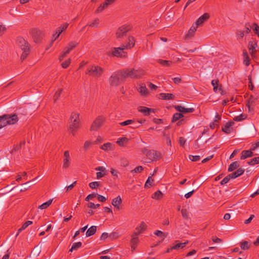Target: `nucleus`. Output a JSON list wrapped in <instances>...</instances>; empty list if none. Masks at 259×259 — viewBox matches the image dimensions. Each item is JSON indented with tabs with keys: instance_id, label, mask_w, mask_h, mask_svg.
<instances>
[{
	"instance_id": "f257e3e1",
	"label": "nucleus",
	"mask_w": 259,
	"mask_h": 259,
	"mask_svg": "<svg viewBox=\"0 0 259 259\" xmlns=\"http://www.w3.org/2000/svg\"><path fill=\"white\" fill-rule=\"evenodd\" d=\"M80 125L79 114L76 112H72L69 121V130L73 136H75L76 131L80 127Z\"/></svg>"
},
{
	"instance_id": "f03ea898",
	"label": "nucleus",
	"mask_w": 259,
	"mask_h": 259,
	"mask_svg": "<svg viewBox=\"0 0 259 259\" xmlns=\"http://www.w3.org/2000/svg\"><path fill=\"white\" fill-rule=\"evenodd\" d=\"M126 77L127 74L125 73V70L114 72L110 77L109 82L112 86H117Z\"/></svg>"
},
{
	"instance_id": "7ed1b4c3",
	"label": "nucleus",
	"mask_w": 259,
	"mask_h": 259,
	"mask_svg": "<svg viewBox=\"0 0 259 259\" xmlns=\"http://www.w3.org/2000/svg\"><path fill=\"white\" fill-rule=\"evenodd\" d=\"M18 47L23 51L21 59L23 61L26 58L30 53L29 45L23 37H18L17 39Z\"/></svg>"
},
{
	"instance_id": "20e7f679",
	"label": "nucleus",
	"mask_w": 259,
	"mask_h": 259,
	"mask_svg": "<svg viewBox=\"0 0 259 259\" xmlns=\"http://www.w3.org/2000/svg\"><path fill=\"white\" fill-rule=\"evenodd\" d=\"M104 71V68L97 65H93L88 69V72L86 73L90 76L98 78L102 76Z\"/></svg>"
},
{
	"instance_id": "39448f33",
	"label": "nucleus",
	"mask_w": 259,
	"mask_h": 259,
	"mask_svg": "<svg viewBox=\"0 0 259 259\" xmlns=\"http://www.w3.org/2000/svg\"><path fill=\"white\" fill-rule=\"evenodd\" d=\"M143 153L146 155L147 157L151 161L158 160L160 158V153L154 150H148L144 148L142 150Z\"/></svg>"
},
{
	"instance_id": "423d86ee",
	"label": "nucleus",
	"mask_w": 259,
	"mask_h": 259,
	"mask_svg": "<svg viewBox=\"0 0 259 259\" xmlns=\"http://www.w3.org/2000/svg\"><path fill=\"white\" fill-rule=\"evenodd\" d=\"M4 121L7 124H14L18 121V118L16 114L13 115L4 114L0 116V122Z\"/></svg>"
},
{
	"instance_id": "0eeeda50",
	"label": "nucleus",
	"mask_w": 259,
	"mask_h": 259,
	"mask_svg": "<svg viewBox=\"0 0 259 259\" xmlns=\"http://www.w3.org/2000/svg\"><path fill=\"white\" fill-rule=\"evenodd\" d=\"M124 70L127 74V77H130L132 78H140L145 74V71L143 69H126Z\"/></svg>"
},
{
	"instance_id": "6e6552de",
	"label": "nucleus",
	"mask_w": 259,
	"mask_h": 259,
	"mask_svg": "<svg viewBox=\"0 0 259 259\" xmlns=\"http://www.w3.org/2000/svg\"><path fill=\"white\" fill-rule=\"evenodd\" d=\"M105 117L103 116H99L92 123L91 127V131H96L103 125Z\"/></svg>"
},
{
	"instance_id": "1a4fd4ad",
	"label": "nucleus",
	"mask_w": 259,
	"mask_h": 259,
	"mask_svg": "<svg viewBox=\"0 0 259 259\" xmlns=\"http://www.w3.org/2000/svg\"><path fill=\"white\" fill-rule=\"evenodd\" d=\"M125 49L122 45L120 47L113 48L111 49V54L115 57H119L121 58H125L127 57V53L123 51Z\"/></svg>"
},
{
	"instance_id": "9d476101",
	"label": "nucleus",
	"mask_w": 259,
	"mask_h": 259,
	"mask_svg": "<svg viewBox=\"0 0 259 259\" xmlns=\"http://www.w3.org/2000/svg\"><path fill=\"white\" fill-rule=\"evenodd\" d=\"M132 29V26L130 25H124L120 27L116 33V37L119 38L125 35L127 32Z\"/></svg>"
},
{
	"instance_id": "9b49d317",
	"label": "nucleus",
	"mask_w": 259,
	"mask_h": 259,
	"mask_svg": "<svg viewBox=\"0 0 259 259\" xmlns=\"http://www.w3.org/2000/svg\"><path fill=\"white\" fill-rule=\"evenodd\" d=\"M71 162V158L70 157L68 151H65L64 153V159L63 162V168L66 169L69 167Z\"/></svg>"
},
{
	"instance_id": "f8f14e48",
	"label": "nucleus",
	"mask_w": 259,
	"mask_h": 259,
	"mask_svg": "<svg viewBox=\"0 0 259 259\" xmlns=\"http://www.w3.org/2000/svg\"><path fill=\"white\" fill-rule=\"evenodd\" d=\"M97 171H99L96 173L97 179H99L107 175V170L106 168L103 166H98L95 168Z\"/></svg>"
},
{
	"instance_id": "ddd939ff",
	"label": "nucleus",
	"mask_w": 259,
	"mask_h": 259,
	"mask_svg": "<svg viewBox=\"0 0 259 259\" xmlns=\"http://www.w3.org/2000/svg\"><path fill=\"white\" fill-rule=\"evenodd\" d=\"M174 107L177 111H178V112L182 114L192 113L195 110L193 108H186L181 105H176Z\"/></svg>"
},
{
	"instance_id": "4468645a",
	"label": "nucleus",
	"mask_w": 259,
	"mask_h": 259,
	"mask_svg": "<svg viewBox=\"0 0 259 259\" xmlns=\"http://www.w3.org/2000/svg\"><path fill=\"white\" fill-rule=\"evenodd\" d=\"M209 14L207 13H204L203 15L200 16L195 22L194 23L195 25H197L198 27L202 25V24L206 21L209 18Z\"/></svg>"
},
{
	"instance_id": "2eb2a0df",
	"label": "nucleus",
	"mask_w": 259,
	"mask_h": 259,
	"mask_svg": "<svg viewBox=\"0 0 259 259\" xmlns=\"http://www.w3.org/2000/svg\"><path fill=\"white\" fill-rule=\"evenodd\" d=\"M68 25V23H66L57 29L55 33L53 34V37H54V40L56 39L60 34L67 28Z\"/></svg>"
},
{
	"instance_id": "dca6fc26",
	"label": "nucleus",
	"mask_w": 259,
	"mask_h": 259,
	"mask_svg": "<svg viewBox=\"0 0 259 259\" xmlns=\"http://www.w3.org/2000/svg\"><path fill=\"white\" fill-rule=\"evenodd\" d=\"M31 32L32 36L34 37V41L38 42L42 37L41 32L36 28H34L31 30Z\"/></svg>"
},
{
	"instance_id": "f3484780",
	"label": "nucleus",
	"mask_w": 259,
	"mask_h": 259,
	"mask_svg": "<svg viewBox=\"0 0 259 259\" xmlns=\"http://www.w3.org/2000/svg\"><path fill=\"white\" fill-rule=\"evenodd\" d=\"M38 178V177H36L35 179H33L31 181H28L23 184L21 185V187L20 189V192H23L27 190H28L30 187L31 185H33L35 184V180Z\"/></svg>"
},
{
	"instance_id": "a211bd4d",
	"label": "nucleus",
	"mask_w": 259,
	"mask_h": 259,
	"mask_svg": "<svg viewBox=\"0 0 259 259\" xmlns=\"http://www.w3.org/2000/svg\"><path fill=\"white\" fill-rule=\"evenodd\" d=\"M234 124V122L233 121H229L227 122L224 126H222V130L223 132L226 134H230L232 131V128L231 127Z\"/></svg>"
},
{
	"instance_id": "6ab92c4d",
	"label": "nucleus",
	"mask_w": 259,
	"mask_h": 259,
	"mask_svg": "<svg viewBox=\"0 0 259 259\" xmlns=\"http://www.w3.org/2000/svg\"><path fill=\"white\" fill-rule=\"evenodd\" d=\"M219 80L218 79H213L211 81V84L213 87V91L214 92L217 93L218 90L221 92V94L223 95L224 92L222 89V85H219Z\"/></svg>"
},
{
	"instance_id": "aec40b11",
	"label": "nucleus",
	"mask_w": 259,
	"mask_h": 259,
	"mask_svg": "<svg viewBox=\"0 0 259 259\" xmlns=\"http://www.w3.org/2000/svg\"><path fill=\"white\" fill-rule=\"evenodd\" d=\"M138 110L139 112H142L145 116L149 115L151 112H154V109L149 108L145 106H140Z\"/></svg>"
},
{
	"instance_id": "412c9836",
	"label": "nucleus",
	"mask_w": 259,
	"mask_h": 259,
	"mask_svg": "<svg viewBox=\"0 0 259 259\" xmlns=\"http://www.w3.org/2000/svg\"><path fill=\"white\" fill-rule=\"evenodd\" d=\"M198 26L193 24L189 30L188 33L185 35L186 39H189L192 37L194 35V33L197 30Z\"/></svg>"
},
{
	"instance_id": "4be33fe9",
	"label": "nucleus",
	"mask_w": 259,
	"mask_h": 259,
	"mask_svg": "<svg viewBox=\"0 0 259 259\" xmlns=\"http://www.w3.org/2000/svg\"><path fill=\"white\" fill-rule=\"evenodd\" d=\"M135 40L133 36H130L128 38V42L126 45H122L123 49H130L135 46Z\"/></svg>"
},
{
	"instance_id": "5701e85b",
	"label": "nucleus",
	"mask_w": 259,
	"mask_h": 259,
	"mask_svg": "<svg viewBox=\"0 0 259 259\" xmlns=\"http://www.w3.org/2000/svg\"><path fill=\"white\" fill-rule=\"evenodd\" d=\"M244 168L241 167L239 168L236 171L229 174V177H231L232 179H235L241 176L244 173Z\"/></svg>"
},
{
	"instance_id": "b1692460",
	"label": "nucleus",
	"mask_w": 259,
	"mask_h": 259,
	"mask_svg": "<svg viewBox=\"0 0 259 259\" xmlns=\"http://www.w3.org/2000/svg\"><path fill=\"white\" fill-rule=\"evenodd\" d=\"M122 203V199L120 196H118L116 198L112 199V204L117 209H120V205Z\"/></svg>"
},
{
	"instance_id": "393cba45",
	"label": "nucleus",
	"mask_w": 259,
	"mask_h": 259,
	"mask_svg": "<svg viewBox=\"0 0 259 259\" xmlns=\"http://www.w3.org/2000/svg\"><path fill=\"white\" fill-rule=\"evenodd\" d=\"M253 155L252 151L249 150H243L241 152V155L240 157L241 159H245L248 157H251Z\"/></svg>"
},
{
	"instance_id": "a878e982",
	"label": "nucleus",
	"mask_w": 259,
	"mask_h": 259,
	"mask_svg": "<svg viewBox=\"0 0 259 259\" xmlns=\"http://www.w3.org/2000/svg\"><path fill=\"white\" fill-rule=\"evenodd\" d=\"M77 45L78 43L75 41H71L64 50L66 52H68V54H69L71 51L74 49L77 46Z\"/></svg>"
},
{
	"instance_id": "bb28decb",
	"label": "nucleus",
	"mask_w": 259,
	"mask_h": 259,
	"mask_svg": "<svg viewBox=\"0 0 259 259\" xmlns=\"http://www.w3.org/2000/svg\"><path fill=\"white\" fill-rule=\"evenodd\" d=\"M159 95L162 100H173L175 98V95L172 94L160 93Z\"/></svg>"
},
{
	"instance_id": "cd10ccee",
	"label": "nucleus",
	"mask_w": 259,
	"mask_h": 259,
	"mask_svg": "<svg viewBox=\"0 0 259 259\" xmlns=\"http://www.w3.org/2000/svg\"><path fill=\"white\" fill-rule=\"evenodd\" d=\"M176 242L177 244L172 246V249H174V250H178L180 248H184L188 243V241H187L184 243L179 242V241H176Z\"/></svg>"
},
{
	"instance_id": "c85d7f7f",
	"label": "nucleus",
	"mask_w": 259,
	"mask_h": 259,
	"mask_svg": "<svg viewBox=\"0 0 259 259\" xmlns=\"http://www.w3.org/2000/svg\"><path fill=\"white\" fill-rule=\"evenodd\" d=\"M97 231L96 226H93L91 227L86 232L85 235L87 237L91 236L95 234Z\"/></svg>"
},
{
	"instance_id": "c756f323",
	"label": "nucleus",
	"mask_w": 259,
	"mask_h": 259,
	"mask_svg": "<svg viewBox=\"0 0 259 259\" xmlns=\"http://www.w3.org/2000/svg\"><path fill=\"white\" fill-rule=\"evenodd\" d=\"M243 63L246 66H248L250 64V59L248 53L246 50H244L243 52Z\"/></svg>"
},
{
	"instance_id": "7c9ffc66",
	"label": "nucleus",
	"mask_w": 259,
	"mask_h": 259,
	"mask_svg": "<svg viewBox=\"0 0 259 259\" xmlns=\"http://www.w3.org/2000/svg\"><path fill=\"white\" fill-rule=\"evenodd\" d=\"M139 92L143 96H147L148 94V90L145 85H141L138 89Z\"/></svg>"
},
{
	"instance_id": "2f4dec72",
	"label": "nucleus",
	"mask_w": 259,
	"mask_h": 259,
	"mask_svg": "<svg viewBox=\"0 0 259 259\" xmlns=\"http://www.w3.org/2000/svg\"><path fill=\"white\" fill-rule=\"evenodd\" d=\"M184 117V115L181 113H176L173 115L172 119L171 120L172 122H175L181 119L182 118Z\"/></svg>"
},
{
	"instance_id": "473e14b6",
	"label": "nucleus",
	"mask_w": 259,
	"mask_h": 259,
	"mask_svg": "<svg viewBox=\"0 0 259 259\" xmlns=\"http://www.w3.org/2000/svg\"><path fill=\"white\" fill-rule=\"evenodd\" d=\"M239 166V162L237 161H235L232 162L228 168V171H233L235 169L238 168Z\"/></svg>"
},
{
	"instance_id": "72a5a7b5",
	"label": "nucleus",
	"mask_w": 259,
	"mask_h": 259,
	"mask_svg": "<svg viewBox=\"0 0 259 259\" xmlns=\"http://www.w3.org/2000/svg\"><path fill=\"white\" fill-rule=\"evenodd\" d=\"M251 244L247 241H244L240 243V247L243 250H247L250 247Z\"/></svg>"
},
{
	"instance_id": "f704fd0d",
	"label": "nucleus",
	"mask_w": 259,
	"mask_h": 259,
	"mask_svg": "<svg viewBox=\"0 0 259 259\" xmlns=\"http://www.w3.org/2000/svg\"><path fill=\"white\" fill-rule=\"evenodd\" d=\"M108 6V3L107 2H104L96 10V13H99L103 11L105 8H106Z\"/></svg>"
},
{
	"instance_id": "c9c22d12",
	"label": "nucleus",
	"mask_w": 259,
	"mask_h": 259,
	"mask_svg": "<svg viewBox=\"0 0 259 259\" xmlns=\"http://www.w3.org/2000/svg\"><path fill=\"white\" fill-rule=\"evenodd\" d=\"M146 224L144 222H142L140 224V225L139 226H138L136 227V230L137 232L140 231L141 233H142L143 231H144L146 230Z\"/></svg>"
},
{
	"instance_id": "e433bc0d",
	"label": "nucleus",
	"mask_w": 259,
	"mask_h": 259,
	"mask_svg": "<svg viewBox=\"0 0 259 259\" xmlns=\"http://www.w3.org/2000/svg\"><path fill=\"white\" fill-rule=\"evenodd\" d=\"M53 199H50L48 201L42 203L38 206V208L41 209H46L52 203Z\"/></svg>"
},
{
	"instance_id": "4c0bfd02",
	"label": "nucleus",
	"mask_w": 259,
	"mask_h": 259,
	"mask_svg": "<svg viewBox=\"0 0 259 259\" xmlns=\"http://www.w3.org/2000/svg\"><path fill=\"white\" fill-rule=\"evenodd\" d=\"M82 245V243L81 242H78L74 243L71 248L70 249L69 251L72 252L73 250H77L78 248H80Z\"/></svg>"
},
{
	"instance_id": "58836bf2",
	"label": "nucleus",
	"mask_w": 259,
	"mask_h": 259,
	"mask_svg": "<svg viewBox=\"0 0 259 259\" xmlns=\"http://www.w3.org/2000/svg\"><path fill=\"white\" fill-rule=\"evenodd\" d=\"M128 140L127 138L123 137L118 139L117 143L120 146H123L125 143H127Z\"/></svg>"
},
{
	"instance_id": "ea45409f",
	"label": "nucleus",
	"mask_w": 259,
	"mask_h": 259,
	"mask_svg": "<svg viewBox=\"0 0 259 259\" xmlns=\"http://www.w3.org/2000/svg\"><path fill=\"white\" fill-rule=\"evenodd\" d=\"M112 145L110 143H107L104 144L101 147V148L104 151H108L111 150Z\"/></svg>"
},
{
	"instance_id": "a19ab883",
	"label": "nucleus",
	"mask_w": 259,
	"mask_h": 259,
	"mask_svg": "<svg viewBox=\"0 0 259 259\" xmlns=\"http://www.w3.org/2000/svg\"><path fill=\"white\" fill-rule=\"evenodd\" d=\"M63 89H58L55 93L54 96V102H56L57 100L60 97V95L62 92Z\"/></svg>"
},
{
	"instance_id": "79ce46f5",
	"label": "nucleus",
	"mask_w": 259,
	"mask_h": 259,
	"mask_svg": "<svg viewBox=\"0 0 259 259\" xmlns=\"http://www.w3.org/2000/svg\"><path fill=\"white\" fill-rule=\"evenodd\" d=\"M247 163L249 165H254L259 163V156L251 159L249 161H248Z\"/></svg>"
},
{
	"instance_id": "37998d69",
	"label": "nucleus",
	"mask_w": 259,
	"mask_h": 259,
	"mask_svg": "<svg viewBox=\"0 0 259 259\" xmlns=\"http://www.w3.org/2000/svg\"><path fill=\"white\" fill-rule=\"evenodd\" d=\"M247 116L245 114H241L240 115L235 116L233 120L235 121H240L246 118Z\"/></svg>"
},
{
	"instance_id": "c03bdc74",
	"label": "nucleus",
	"mask_w": 259,
	"mask_h": 259,
	"mask_svg": "<svg viewBox=\"0 0 259 259\" xmlns=\"http://www.w3.org/2000/svg\"><path fill=\"white\" fill-rule=\"evenodd\" d=\"M256 46V44L255 43L253 44V43L251 42V44L250 43L249 44L248 48H249V50L251 51V54L252 56L253 55V53L256 52V50H255Z\"/></svg>"
},
{
	"instance_id": "a18cd8bd",
	"label": "nucleus",
	"mask_w": 259,
	"mask_h": 259,
	"mask_svg": "<svg viewBox=\"0 0 259 259\" xmlns=\"http://www.w3.org/2000/svg\"><path fill=\"white\" fill-rule=\"evenodd\" d=\"M162 193L160 190H157L154 194L152 198L155 199H159L161 198Z\"/></svg>"
},
{
	"instance_id": "49530a36",
	"label": "nucleus",
	"mask_w": 259,
	"mask_h": 259,
	"mask_svg": "<svg viewBox=\"0 0 259 259\" xmlns=\"http://www.w3.org/2000/svg\"><path fill=\"white\" fill-rule=\"evenodd\" d=\"M154 180L151 178V176H149L145 184V188H149L152 186V183L153 182Z\"/></svg>"
},
{
	"instance_id": "de8ad7c7",
	"label": "nucleus",
	"mask_w": 259,
	"mask_h": 259,
	"mask_svg": "<svg viewBox=\"0 0 259 259\" xmlns=\"http://www.w3.org/2000/svg\"><path fill=\"white\" fill-rule=\"evenodd\" d=\"M255 99L252 96H250V97L248 99V103L246 104L249 110H250V106L255 102Z\"/></svg>"
},
{
	"instance_id": "09e8293b",
	"label": "nucleus",
	"mask_w": 259,
	"mask_h": 259,
	"mask_svg": "<svg viewBox=\"0 0 259 259\" xmlns=\"http://www.w3.org/2000/svg\"><path fill=\"white\" fill-rule=\"evenodd\" d=\"M253 27V25L252 26L249 23L245 24L244 32L246 34L249 33Z\"/></svg>"
},
{
	"instance_id": "8fccbe9b",
	"label": "nucleus",
	"mask_w": 259,
	"mask_h": 259,
	"mask_svg": "<svg viewBox=\"0 0 259 259\" xmlns=\"http://www.w3.org/2000/svg\"><path fill=\"white\" fill-rule=\"evenodd\" d=\"M100 185V183L99 182H93L89 184L90 187L92 189H96Z\"/></svg>"
},
{
	"instance_id": "3c124183",
	"label": "nucleus",
	"mask_w": 259,
	"mask_h": 259,
	"mask_svg": "<svg viewBox=\"0 0 259 259\" xmlns=\"http://www.w3.org/2000/svg\"><path fill=\"white\" fill-rule=\"evenodd\" d=\"M181 213L183 218L184 219L187 220L189 218L188 212L186 209H182L181 210Z\"/></svg>"
},
{
	"instance_id": "603ef678",
	"label": "nucleus",
	"mask_w": 259,
	"mask_h": 259,
	"mask_svg": "<svg viewBox=\"0 0 259 259\" xmlns=\"http://www.w3.org/2000/svg\"><path fill=\"white\" fill-rule=\"evenodd\" d=\"M154 234L158 237H162L163 239H164L167 236V235H165L164 233L159 230H156L154 232Z\"/></svg>"
},
{
	"instance_id": "864d4df0",
	"label": "nucleus",
	"mask_w": 259,
	"mask_h": 259,
	"mask_svg": "<svg viewBox=\"0 0 259 259\" xmlns=\"http://www.w3.org/2000/svg\"><path fill=\"white\" fill-rule=\"evenodd\" d=\"M99 23V19L97 18L93 22L88 24L89 26L92 27H97Z\"/></svg>"
},
{
	"instance_id": "5fc2aeb1",
	"label": "nucleus",
	"mask_w": 259,
	"mask_h": 259,
	"mask_svg": "<svg viewBox=\"0 0 259 259\" xmlns=\"http://www.w3.org/2000/svg\"><path fill=\"white\" fill-rule=\"evenodd\" d=\"M158 62L160 64L163 65L164 66H169L171 64V62L170 61L163 60H161V59H159L158 60Z\"/></svg>"
},
{
	"instance_id": "6e6d98bb",
	"label": "nucleus",
	"mask_w": 259,
	"mask_h": 259,
	"mask_svg": "<svg viewBox=\"0 0 259 259\" xmlns=\"http://www.w3.org/2000/svg\"><path fill=\"white\" fill-rule=\"evenodd\" d=\"M132 123H134V120L129 119L119 123V124L121 126H126L127 125L132 124Z\"/></svg>"
},
{
	"instance_id": "4d7b16f0",
	"label": "nucleus",
	"mask_w": 259,
	"mask_h": 259,
	"mask_svg": "<svg viewBox=\"0 0 259 259\" xmlns=\"http://www.w3.org/2000/svg\"><path fill=\"white\" fill-rule=\"evenodd\" d=\"M143 167L142 166H137L135 169L131 170V172L139 173L143 171Z\"/></svg>"
},
{
	"instance_id": "13d9d810",
	"label": "nucleus",
	"mask_w": 259,
	"mask_h": 259,
	"mask_svg": "<svg viewBox=\"0 0 259 259\" xmlns=\"http://www.w3.org/2000/svg\"><path fill=\"white\" fill-rule=\"evenodd\" d=\"M229 176L230 175H228L221 181L220 183L221 185H224L227 184L229 181V180L232 179L231 177H229Z\"/></svg>"
},
{
	"instance_id": "bf43d9fd",
	"label": "nucleus",
	"mask_w": 259,
	"mask_h": 259,
	"mask_svg": "<svg viewBox=\"0 0 259 259\" xmlns=\"http://www.w3.org/2000/svg\"><path fill=\"white\" fill-rule=\"evenodd\" d=\"M70 62H71V59H69L66 61H65L64 62H63L62 64H61V66L63 68H67L69 65H70Z\"/></svg>"
},
{
	"instance_id": "052dcab7",
	"label": "nucleus",
	"mask_w": 259,
	"mask_h": 259,
	"mask_svg": "<svg viewBox=\"0 0 259 259\" xmlns=\"http://www.w3.org/2000/svg\"><path fill=\"white\" fill-rule=\"evenodd\" d=\"M189 159L192 161H197L200 159V156L199 155H189Z\"/></svg>"
},
{
	"instance_id": "680f3d73",
	"label": "nucleus",
	"mask_w": 259,
	"mask_h": 259,
	"mask_svg": "<svg viewBox=\"0 0 259 259\" xmlns=\"http://www.w3.org/2000/svg\"><path fill=\"white\" fill-rule=\"evenodd\" d=\"M254 27L252 28L253 31L259 37V26L256 24H253Z\"/></svg>"
},
{
	"instance_id": "e2e57ef3",
	"label": "nucleus",
	"mask_w": 259,
	"mask_h": 259,
	"mask_svg": "<svg viewBox=\"0 0 259 259\" xmlns=\"http://www.w3.org/2000/svg\"><path fill=\"white\" fill-rule=\"evenodd\" d=\"M100 206V204H95L93 202H89L88 204V207L91 208H94V209L97 208L99 207Z\"/></svg>"
},
{
	"instance_id": "0e129e2a",
	"label": "nucleus",
	"mask_w": 259,
	"mask_h": 259,
	"mask_svg": "<svg viewBox=\"0 0 259 259\" xmlns=\"http://www.w3.org/2000/svg\"><path fill=\"white\" fill-rule=\"evenodd\" d=\"M218 120H214L213 122L210 123V127L211 129H214L216 126H218Z\"/></svg>"
},
{
	"instance_id": "69168bd1",
	"label": "nucleus",
	"mask_w": 259,
	"mask_h": 259,
	"mask_svg": "<svg viewBox=\"0 0 259 259\" xmlns=\"http://www.w3.org/2000/svg\"><path fill=\"white\" fill-rule=\"evenodd\" d=\"M96 196V194H91L88 195L87 197L85 198V200L86 201H89L90 200H91L95 198Z\"/></svg>"
},
{
	"instance_id": "338daca9",
	"label": "nucleus",
	"mask_w": 259,
	"mask_h": 259,
	"mask_svg": "<svg viewBox=\"0 0 259 259\" xmlns=\"http://www.w3.org/2000/svg\"><path fill=\"white\" fill-rule=\"evenodd\" d=\"M211 239H212V241L214 243H221V242H222V240L220 239V238H219L218 237H217L216 236H213L211 238Z\"/></svg>"
},
{
	"instance_id": "774afa93",
	"label": "nucleus",
	"mask_w": 259,
	"mask_h": 259,
	"mask_svg": "<svg viewBox=\"0 0 259 259\" xmlns=\"http://www.w3.org/2000/svg\"><path fill=\"white\" fill-rule=\"evenodd\" d=\"M258 147H259V142L252 144L250 148V150L251 151H254Z\"/></svg>"
}]
</instances>
